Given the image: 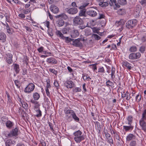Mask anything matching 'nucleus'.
I'll return each instance as SVG.
<instances>
[{
  "label": "nucleus",
  "mask_w": 146,
  "mask_h": 146,
  "mask_svg": "<svg viewBox=\"0 0 146 146\" xmlns=\"http://www.w3.org/2000/svg\"><path fill=\"white\" fill-rule=\"evenodd\" d=\"M64 112L67 116H68L70 114L72 118L75 121L78 122L80 121L79 118L77 116L74 110L70 109V108H65L64 109Z\"/></svg>",
  "instance_id": "f257e3e1"
},
{
  "label": "nucleus",
  "mask_w": 146,
  "mask_h": 146,
  "mask_svg": "<svg viewBox=\"0 0 146 146\" xmlns=\"http://www.w3.org/2000/svg\"><path fill=\"white\" fill-rule=\"evenodd\" d=\"M73 135L74 136V140L77 143H80L85 139L84 136L80 130L74 132Z\"/></svg>",
  "instance_id": "f03ea898"
},
{
  "label": "nucleus",
  "mask_w": 146,
  "mask_h": 146,
  "mask_svg": "<svg viewBox=\"0 0 146 146\" xmlns=\"http://www.w3.org/2000/svg\"><path fill=\"white\" fill-rule=\"evenodd\" d=\"M73 23L75 26L79 25V28L80 29H84L86 27L85 25H83V21L79 16H77L74 18L73 19Z\"/></svg>",
  "instance_id": "7ed1b4c3"
},
{
  "label": "nucleus",
  "mask_w": 146,
  "mask_h": 146,
  "mask_svg": "<svg viewBox=\"0 0 146 146\" xmlns=\"http://www.w3.org/2000/svg\"><path fill=\"white\" fill-rule=\"evenodd\" d=\"M137 22L136 19L130 20L126 23V27L128 29H132L137 25Z\"/></svg>",
  "instance_id": "20e7f679"
},
{
  "label": "nucleus",
  "mask_w": 146,
  "mask_h": 146,
  "mask_svg": "<svg viewBox=\"0 0 146 146\" xmlns=\"http://www.w3.org/2000/svg\"><path fill=\"white\" fill-rule=\"evenodd\" d=\"M35 87V85L32 83H29L25 88L24 91L27 94H30L32 92Z\"/></svg>",
  "instance_id": "39448f33"
},
{
  "label": "nucleus",
  "mask_w": 146,
  "mask_h": 146,
  "mask_svg": "<svg viewBox=\"0 0 146 146\" xmlns=\"http://www.w3.org/2000/svg\"><path fill=\"white\" fill-rule=\"evenodd\" d=\"M18 127H15L12 129V131L9 133L8 134H6V136L9 138H11L13 136H16L18 134Z\"/></svg>",
  "instance_id": "423d86ee"
},
{
  "label": "nucleus",
  "mask_w": 146,
  "mask_h": 146,
  "mask_svg": "<svg viewBox=\"0 0 146 146\" xmlns=\"http://www.w3.org/2000/svg\"><path fill=\"white\" fill-rule=\"evenodd\" d=\"M5 59L6 62L9 64H12L13 62V55L11 53H7L6 54L5 56Z\"/></svg>",
  "instance_id": "0eeeda50"
},
{
  "label": "nucleus",
  "mask_w": 146,
  "mask_h": 146,
  "mask_svg": "<svg viewBox=\"0 0 146 146\" xmlns=\"http://www.w3.org/2000/svg\"><path fill=\"white\" fill-rule=\"evenodd\" d=\"M141 56V54L137 52L136 53H131L129 54V57L131 60H135L140 58Z\"/></svg>",
  "instance_id": "6e6552de"
},
{
  "label": "nucleus",
  "mask_w": 146,
  "mask_h": 146,
  "mask_svg": "<svg viewBox=\"0 0 146 146\" xmlns=\"http://www.w3.org/2000/svg\"><path fill=\"white\" fill-rule=\"evenodd\" d=\"M146 119L141 118L139 121V125L141 127L142 129L145 132L146 131Z\"/></svg>",
  "instance_id": "1a4fd4ad"
},
{
  "label": "nucleus",
  "mask_w": 146,
  "mask_h": 146,
  "mask_svg": "<svg viewBox=\"0 0 146 146\" xmlns=\"http://www.w3.org/2000/svg\"><path fill=\"white\" fill-rule=\"evenodd\" d=\"M86 13L89 16L94 17L97 15V13L94 9H90L86 11Z\"/></svg>",
  "instance_id": "9d476101"
},
{
  "label": "nucleus",
  "mask_w": 146,
  "mask_h": 146,
  "mask_svg": "<svg viewBox=\"0 0 146 146\" xmlns=\"http://www.w3.org/2000/svg\"><path fill=\"white\" fill-rule=\"evenodd\" d=\"M81 40V38H79L76 39L73 41L72 44L76 47H82L83 46V44L80 42V40Z\"/></svg>",
  "instance_id": "9b49d317"
},
{
  "label": "nucleus",
  "mask_w": 146,
  "mask_h": 146,
  "mask_svg": "<svg viewBox=\"0 0 146 146\" xmlns=\"http://www.w3.org/2000/svg\"><path fill=\"white\" fill-rule=\"evenodd\" d=\"M66 11L69 14L74 15L78 12V10L77 8L72 7L69 9H66Z\"/></svg>",
  "instance_id": "f8f14e48"
},
{
  "label": "nucleus",
  "mask_w": 146,
  "mask_h": 146,
  "mask_svg": "<svg viewBox=\"0 0 146 146\" xmlns=\"http://www.w3.org/2000/svg\"><path fill=\"white\" fill-rule=\"evenodd\" d=\"M66 87L68 88H72L75 86V84L73 82L70 80H68L64 83Z\"/></svg>",
  "instance_id": "ddd939ff"
},
{
  "label": "nucleus",
  "mask_w": 146,
  "mask_h": 146,
  "mask_svg": "<svg viewBox=\"0 0 146 146\" xmlns=\"http://www.w3.org/2000/svg\"><path fill=\"white\" fill-rule=\"evenodd\" d=\"M31 102L34 104V109L36 111H37L39 109L40 105L38 102L32 99L31 100Z\"/></svg>",
  "instance_id": "4468645a"
},
{
  "label": "nucleus",
  "mask_w": 146,
  "mask_h": 146,
  "mask_svg": "<svg viewBox=\"0 0 146 146\" xmlns=\"http://www.w3.org/2000/svg\"><path fill=\"white\" fill-rule=\"evenodd\" d=\"M122 64L123 67H126L129 70H131L132 67V65L126 60L123 61Z\"/></svg>",
  "instance_id": "2eb2a0df"
},
{
  "label": "nucleus",
  "mask_w": 146,
  "mask_h": 146,
  "mask_svg": "<svg viewBox=\"0 0 146 146\" xmlns=\"http://www.w3.org/2000/svg\"><path fill=\"white\" fill-rule=\"evenodd\" d=\"M51 11L53 13L56 14L58 12L59 9L58 7L54 5H51L50 7Z\"/></svg>",
  "instance_id": "dca6fc26"
},
{
  "label": "nucleus",
  "mask_w": 146,
  "mask_h": 146,
  "mask_svg": "<svg viewBox=\"0 0 146 146\" xmlns=\"http://www.w3.org/2000/svg\"><path fill=\"white\" fill-rule=\"evenodd\" d=\"M79 35V33L78 30H74L72 31L70 36L73 38H76L78 37Z\"/></svg>",
  "instance_id": "f3484780"
},
{
  "label": "nucleus",
  "mask_w": 146,
  "mask_h": 146,
  "mask_svg": "<svg viewBox=\"0 0 146 146\" xmlns=\"http://www.w3.org/2000/svg\"><path fill=\"white\" fill-rule=\"evenodd\" d=\"M46 62L49 63L55 64L57 63V61L54 58L50 57L47 59Z\"/></svg>",
  "instance_id": "a211bd4d"
},
{
  "label": "nucleus",
  "mask_w": 146,
  "mask_h": 146,
  "mask_svg": "<svg viewBox=\"0 0 146 146\" xmlns=\"http://www.w3.org/2000/svg\"><path fill=\"white\" fill-rule=\"evenodd\" d=\"M72 31L71 29L69 27H65L63 29L62 32L64 34H68L70 33Z\"/></svg>",
  "instance_id": "6ab92c4d"
},
{
  "label": "nucleus",
  "mask_w": 146,
  "mask_h": 146,
  "mask_svg": "<svg viewBox=\"0 0 146 146\" xmlns=\"http://www.w3.org/2000/svg\"><path fill=\"white\" fill-rule=\"evenodd\" d=\"M123 130L127 132L129 130H132L133 128V126L132 125H129V126H123Z\"/></svg>",
  "instance_id": "aec40b11"
},
{
  "label": "nucleus",
  "mask_w": 146,
  "mask_h": 146,
  "mask_svg": "<svg viewBox=\"0 0 146 146\" xmlns=\"http://www.w3.org/2000/svg\"><path fill=\"white\" fill-rule=\"evenodd\" d=\"M6 35L3 32L0 33V40H1L3 42H4L6 41Z\"/></svg>",
  "instance_id": "412c9836"
},
{
  "label": "nucleus",
  "mask_w": 146,
  "mask_h": 146,
  "mask_svg": "<svg viewBox=\"0 0 146 146\" xmlns=\"http://www.w3.org/2000/svg\"><path fill=\"white\" fill-rule=\"evenodd\" d=\"M14 70L17 74L19 73L20 68L19 64H13V65Z\"/></svg>",
  "instance_id": "4be33fe9"
},
{
  "label": "nucleus",
  "mask_w": 146,
  "mask_h": 146,
  "mask_svg": "<svg viewBox=\"0 0 146 146\" xmlns=\"http://www.w3.org/2000/svg\"><path fill=\"white\" fill-rule=\"evenodd\" d=\"M56 17L58 18H59L60 17L64 20H66L68 18L67 16L64 13H62L61 14L57 15Z\"/></svg>",
  "instance_id": "5701e85b"
},
{
  "label": "nucleus",
  "mask_w": 146,
  "mask_h": 146,
  "mask_svg": "<svg viewBox=\"0 0 146 146\" xmlns=\"http://www.w3.org/2000/svg\"><path fill=\"white\" fill-rule=\"evenodd\" d=\"M56 23L57 24V25L58 26L61 27L64 25V22L62 19H60L57 21Z\"/></svg>",
  "instance_id": "b1692460"
},
{
  "label": "nucleus",
  "mask_w": 146,
  "mask_h": 146,
  "mask_svg": "<svg viewBox=\"0 0 146 146\" xmlns=\"http://www.w3.org/2000/svg\"><path fill=\"white\" fill-rule=\"evenodd\" d=\"M33 97L34 99L33 100L36 101L38 100L40 97L39 94L37 92H35L33 94Z\"/></svg>",
  "instance_id": "393cba45"
},
{
  "label": "nucleus",
  "mask_w": 146,
  "mask_h": 146,
  "mask_svg": "<svg viewBox=\"0 0 146 146\" xmlns=\"http://www.w3.org/2000/svg\"><path fill=\"white\" fill-rule=\"evenodd\" d=\"M15 141L10 139L7 140L5 142L6 146H11L12 144H15Z\"/></svg>",
  "instance_id": "a878e982"
},
{
  "label": "nucleus",
  "mask_w": 146,
  "mask_h": 146,
  "mask_svg": "<svg viewBox=\"0 0 146 146\" xmlns=\"http://www.w3.org/2000/svg\"><path fill=\"white\" fill-rule=\"evenodd\" d=\"M13 125V123L10 120H8L5 124L7 127L9 129L11 128Z\"/></svg>",
  "instance_id": "bb28decb"
},
{
  "label": "nucleus",
  "mask_w": 146,
  "mask_h": 146,
  "mask_svg": "<svg viewBox=\"0 0 146 146\" xmlns=\"http://www.w3.org/2000/svg\"><path fill=\"white\" fill-rule=\"evenodd\" d=\"M127 120L128 121L127 123H126L128 125H131L133 122V117L131 115H129L128 116L127 118Z\"/></svg>",
  "instance_id": "cd10ccee"
},
{
  "label": "nucleus",
  "mask_w": 146,
  "mask_h": 146,
  "mask_svg": "<svg viewBox=\"0 0 146 146\" xmlns=\"http://www.w3.org/2000/svg\"><path fill=\"white\" fill-rule=\"evenodd\" d=\"M98 5L101 7H104L108 6L109 5V3L107 2H104V1H103L99 2Z\"/></svg>",
  "instance_id": "c85d7f7f"
},
{
  "label": "nucleus",
  "mask_w": 146,
  "mask_h": 146,
  "mask_svg": "<svg viewBox=\"0 0 146 146\" xmlns=\"http://www.w3.org/2000/svg\"><path fill=\"white\" fill-rule=\"evenodd\" d=\"M84 1H86V3H84L82 5V6H81L80 7H85L87 6L90 4H91L92 0H84Z\"/></svg>",
  "instance_id": "c756f323"
},
{
  "label": "nucleus",
  "mask_w": 146,
  "mask_h": 146,
  "mask_svg": "<svg viewBox=\"0 0 146 146\" xmlns=\"http://www.w3.org/2000/svg\"><path fill=\"white\" fill-rule=\"evenodd\" d=\"M56 34L61 39H62L64 38V36L63 35V34L60 31L58 30L56 31Z\"/></svg>",
  "instance_id": "7c9ffc66"
},
{
  "label": "nucleus",
  "mask_w": 146,
  "mask_h": 146,
  "mask_svg": "<svg viewBox=\"0 0 146 146\" xmlns=\"http://www.w3.org/2000/svg\"><path fill=\"white\" fill-rule=\"evenodd\" d=\"M92 38L94 40H98L101 38L97 34H92Z\"/></svg>",
  "instance_id": "2f4dec72"
},
{
  "label": "nucleus",
  "mask_w": 146,
  "mask_h": 146,
  "mask_svg": "<svg viewBox=\"0 0 146 146\" xmlns=\"http://www.w3.org/2000/svg\"><path fill=\"white\" fill-rule=\"evenodd\" d=\"M85 35L86 36H88L91 35L90 29L89 28H87L85 29Z\"/></svg>",
  "instance_id": "473e14b6"
},
{
  "label": "nucleus",
  "mask_w": 146,
  "mask_h": 146,
  "mask_svg": "<svg viewBox=\"0 0 146 146\" xmlns=\"http://www.w3.org/2000/svg\"><path fill=\"white\" fill-rule=\"evenodd\" d=\"M86 10L85 9H83L80 10L79 13V16H80L86 17Z\"/></svg>",
  "instance_id": "72a5a7b5"
},
{
  "label": "nucleus",
  "mask_w": 146,
  "mask_h": 146,
  "mask_svg": "<svg viewBox=\"0 0 146 146\" xmlns=\"http://www.w3.org/2000/svg\"><path fill=\"white\" fill-rule=\"evenodd\" d=\"M111 78L112 79L114 78L115 77V68L113 67H112L111 70Z\"/></svg>",
  "instance_id": "f704fd0d"
},
{
  "label": "nucleus",
  "mask_w": 146,
  "mask_h": 146,
  "mask_svg": "<svg viewBox=\"0 0 146 146\" xmlns=\"http://www.w3.org/2000/svg\"><path fill=\"white\" fill-rule=\"evenodd\" d=\"M129 50L130 52H135L137 50V48L135 46H132L130 48Z\"/></svg>",
  "instance_id": "c9c22d12"
},
{
  "label": "nucleus",
  "mask_w": 146,
  "mask_h": 146,
  "mask_svg": "<svg viewBox=\"0 0 146 146\" xmlns=\"http://www.w3.org/2000/svg\"><path fill=\"white\" fill-rule=\"evenodd\" d=\"M134 135L132 134H129L126 137V140L127 141H130L131 140L133 139Z\"/></svg>",
  "instance_id": "e433bc0d"
},
{
  "label": "nucleus",
  "mask_w": 146,
  "mask_h": 146,
  "mask_svg": "<svg viewBox=\"0 0 146 146\" xmlns=\"http://www.w3.org/2000/svg\"><path fill=\"white\" fill-rule=\"evenodd\" d=\"M8 119L4 117H2L1 119V122L3 125L5 124L6 122L8 121Z\"/></svg>",
  "instance_id": "4c0bfd02"
},
{
  "label": "nucleus",
  "mask_w": 146,
  "mask_h": 146,
  "mask_svg": "<svg viewBox=\"0 0 146 146\" xmlns=\"http://www.w3.org/2000/svg\"><path fill=\"white\" fill-rule=\"evenodd\" d=\"M62 39L65 40V42L67 43H68L73 40V39L70 38L68 37L65 36H64V38Z\"/></svg>",
  "instance_id": "58836bf2"
},
{
  "label": "nucleus",
  "mask_w": 146,
  "mask_h": 146,
  "mask_svg": "<svg viewBox=\"0 0 146 146\" xmlns=\"http://www.w3.org/2000/svg\"><path fill=\"white\" fill-rule=\"evenodd\" d=\"M118 3L121 5H124L126 4V0H118Z\"/></svg>",
  "instance_id": "ea45409f"
},
{
  "label": "nucleus",
  "mask_w": 146,
  "mask_h": 146,
  "mask_svg": "<svg viewBox=\"0 0 146 146\" xmlns=\"http://www.w3.org/2000/svg\"><path fill=\"white\" fill-rule=\"evenodd\" d=\"M106 84L107 86L108 87L114 85L113 83L109 80L106 82Z\"/></svg>",
  "instance_id": "a19ab883"
},
{
  "label": "nucleus",
  "mask_w": 146,
  "mask_h": 146,
  "mask_svg": "<svg viewBox=\"0 0 146 146\" xmlns=\"http://www.w3.org/2000/svg\"><path fill=\"white\" fill-rule=\"evenodd\" d=\"M141 118L146 119V109H145L143 111Z\"/></svg>",
  "instance_id": "79ce46f5"
},
{
  "label": "nucleus",
  "mask_w": 146,
  "mask_h": 146,
  "mask_svg": "<svg viewBox=\"0 0 146 146\" xmlns=\"http://www.w3.org/2000/svg\"><path fill=\"white\" fill-rule=\"evenodd\" d=\"M99 16L98 17V19H101L105 18V15L102 13L100 12L98 14Z\"/></svg>",
  "instance_id": "37998d69"
},
{
  "label": "nucleus",
  "mask_w": 146,
  "mask_h": 146,
  "mask_svg": "<svg viewBox=\"0 0 146 146\" xmlns=\"http://www.w3.org/2000/svg\"><path fill=\"white\" fill-rule=\"evenodd\" d=\"M15 84L17 88H20V82L18 80H14Z\"/></svg>",
  "instance_id": "c03bdc74"
},
{
  "label": "nucleus",
  "mask_w": 146,
  "mask_h": 146,
  "mask_svg": "<svg viewBox=\"0 0 146 146\" xmlns=\"http://www.w3.org/2000/svg\"><path fill=\"white\" fill-rule=\"evenodd\" d=\"M145 46H142L140 47L139 51L141 53H143L145 51Z\"/></svg>",
  "instance_id": "a18cd8bd"
},
{
  "label": "nucleus",
  "mask_w": 146,
  "mask_h": 146,
  "mask_svg": "<svg viewBox=\"0 0 146 146\" xmlns=\"http://www.w3.org/2000/svg\"><path fill=\"white\" fill-rule=\"evenodd\" d=\"M92 31L93 33H99V32H98L99 31V29L96 27H94L92 28Z\"/></svg>",
  "instance_id": "49530a36"
},
{
  "label": "nucleus",
  "mask_w": 146,
  "mask_h": 146,
  "mask_svg": "<svg viewBox=\"0 0 146 146\" xmlns=\"http://www.w3.org/2000/svg\"><path fill=\"white\" fill-rule=\"evenodd\" d=\"M137 144L135 141L133 140L131 141L129 143L130 146H136Z\"/></svg>",
  "instance_id": "de8ad7c7"
},
{
  "label": "nucleus",
  "mask_w": 146,
  "mask_h": 146,
  "mask_svg": "<svg viewBox=\"0 0 146 146\" xmlns=\"http://www.w3.org/2000/svg\"><path fill=\"white\" fill-rule=\"evenodd\" d=\"M48 88H47L46 87L45 89V91L47 96H48L49 98H50L51 96Z\"/></svg>",
  "instance_id": "09e8293b"
},
{
  "label": "nucleus",
  "mask_w": 146,
  "mask_h": 146,
  "mask_svg": "<svg viewBox=\"0 0 146 146\" xmlns=\"http://www.w3.org/2000/svg\"><path fill=\"white\" fill-rule=\"evenodd\" d=\"M37 114L36 115V116L37 117H39L41 116L42 114H41V111L39 109L37 111H36Z\"/></svg>",
  "instance_id": "8fccbe9b"
},
{
  "label": "nucleus",
  "mask_w": 146,
  "mask_h": 146,
  "mask_svg": "<svg viewBox=\"0 0 146 146\" xmlns=\"http://www.w3.org/2000/svg\"><path fill=\"white\" fill-rule=\"evenodd\" d=\"M116 2V1L115 0H110L109 2L110 5L111 6H112Z\"/></svg>",
  "instance_id": "3c124183"
},
{
  "label": "nucleus",
  "mask_w": 146,
  "mask_h": 146,
  "mask_svg": "<svg viewBox=\"0 0 146 146\" xmlns=\"http://www.w3.org/2000/svg\"><path fill=\"white\" fill-rule=\"evenodd\" d=\"M113 6V7L114 9L116 10L117 9L120 7V6L117 3H116V2Z\"/></svg>",
  "instance_id": "603ef678"
},
{
  "label": "nucleus",
  "mask_w": 146,
  "mask_h": 146,
  "mask_svg": "<svg viewBox=\"0 0 146 146\" xmlns=\"http://www.w3.org/2000/svg\"><path fill=\"white\" fill-rule=\"evenodd\" d=\"M111 48L110 49V50H117V48L116 44H111Z\"/></svg>",
  "instance_id": "864d4df0"
},
{
  "label": "nucleus",
  "mask_w": 146,
  "mask_h": 146,
  "mask_svg": "<svg viewBox=\"0 0 146 146\" xmlns=\"http://www.w3.org/2000/svg\"><path fill=\"white\" fill-rule=\"evenodd\" d=\"M98 72L100 73H104L105 70L103 67L100 68L98 70Z\"/></svg>",
  "instance_id": "5fc2aeb1"
},
{
  "label": "nucleus",
  "mask_w": 146,
  "mask_h": 146,
  "mask_svg": "<svg viewBox=\"0 0 146 146\" xmlns=\"http://www.w3.org/2000/svg\"><path fill=\"white\" fill-rule=\"evenodd\" d=\"M49 71L50 72L54 74L55 75L57 74V72L54 69L50 68L49 69Z\"/></svg>",
  "instance_id": "6e6d98bb"
},
{
  "label": "nucleus",
  "mask_w": 146,
  "mask_h": 146,
  "mask_svg": "<svg viewBox=\"0 0 146 146\" xmlns=\"http://www.w3.org/2000/svg\"><path fill=\"white\" fill-rule=\"evenodd\" d=\"M31 9H27L26 10H24L23 11V13H24V14H27L29 13L31 11Z\"/></svg>",
  "instance_id": "4d7b16f0"
},
{
  "label": "nucleus",
  "mask_w": 146,
  "mask_h": 146,
  "mask_svg": "<svg viewBox=\"0 0 146 146\" xmlns=\"http://www.w3.org/2000/svg\"><path fill=\"white\" fill-rule=\"evenodd\" d=\"M107 139H108V141L109 143L110 144L113 143V140L111 137H109L108 138H107Z\"/></svg>",
  "instance_id": "13d9d810"
},
{
  "label": "nucleus",
  "mask_w": 146,
  "mask_h": 146,
  "mask_svg": "<svg viewBox=\"0 0 146 146\" xmlns=\"http://www.w3.org/2000/svg\"><path fill=\"white\" fill-rule=\"evenodd\" d=\"M44 50V47L42 46H41L39 48L37 49V50L39 53H41L42 52H43Z\"/></svg>",
  "instance_id": "bf43d9fd"
},
{
  "label": "nucleus",
  "mask_w": 146,
  "mask_h": 146,
  "mask_svg": "<svg viewBox=\"0 0 146 146\" xmlns=\"http://www.w3.org/2000/svg\"><path fill=\"white\" fill-rule=\"evenodd\" d=\"M141 96L139 94H138L136 97V100L137 102H139L141 100Z\"/></svg>",
  "instance_id": "052dcab7"
},
{
  "label": "nucleus",
  "mask_w": 146,
  "mask_h": 146,
  "mask_svg": "<svg viewBox=\"0 0 146 146\" xmlns=\"http://www.w3.org/2000/svg\"><path fill=\"white\" fill-rule=\"evenodd\" d=\"M48 124H49V126L50 127V130L53 132L54 131V130L53 128L52 124L50 122H48Z\"/></svg>",
  "instance_id": "680f3d73"
},
{
  "label": "nucleus",
  "mask_w": 146,
  "mask_h": 146,
  "mask_svg": "<svg viewBox=\"0 0 146 146\" xmlns=\"http://www.w3.org/2000/svg\"><path fill=\"white\" fill-rule=\"evenodd\" d=\"M54 84L57 89L58 88L59 85L58 82L56 80L54 81Z\"/></svg>",
  "instance_id": "e2e57ef3"
},
{
  "label": "nucleus",
  "mask_w": 146,
  "mask_h": 146,
  "mask_svg": "<svg viewBox=\"0 0 146 146\" xmlns=\"http://www.w3.org/2000/svg\"><path fill=\"white\" fill-rule=\"evenodd\" d=\"M44 99L45 102L47 103V104H50V101L49 100L48 98L46 97L44 98Z\"/></svg>",
  "instance_id": "0e129e2a"
},
{
  "label": "nucleus",
  "mask_w": 146,
  "mask_h": 146,
  "mask_svg": "<svg viewBox=\"0 0 146 146\" xmlns=\"http://www.w3.org/2000/svg\"><path fill=\"white\" fill-rule=\"evenodd\" d=\"M47 13L48 15V16L49 17L50 19L51 20H52L53 19V16L51 15L49 11H47Z\"/></svg>",
  "instance_id": "69168bd1"
},
{
  "label": "nucleus",
  "mask_w": 146,
  "mask_h": 146,
  "mask_svg": "<svg viewBox=\"0 0 146 146\" xmlns=\"http://www.w3.org/2000/svg\"><path fill=\"white\" fill-rule=\"evenodd\" d=\"M140 2L142 6H144L145 5L146 3V0H140Z\"/></svg>",
  "instance_id": "338daca9"
},
{
  "label": "nucleus",
  "mask_w": 146,
  "mask_h": 146,
  "mask_svg": "<svg viewBox=\"0 0 146 146\" xmlns=\"http://www.w3.org/2000/svg\"><path fill=\"white\" fill-rule=\"evenodd\" d=\"M23 27L26 29L27 31L29 32H31L32 31L31 29L29 27L25 26Z\"/></svg>",
  "instance_id": "774afa93"
}]
</instances>
